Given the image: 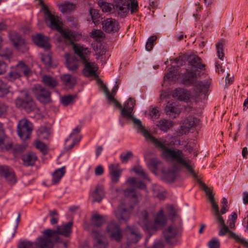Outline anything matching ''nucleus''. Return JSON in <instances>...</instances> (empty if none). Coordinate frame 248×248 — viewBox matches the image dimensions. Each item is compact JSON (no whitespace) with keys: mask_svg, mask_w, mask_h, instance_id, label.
Returning a JSON list of instances; mask_svg holds the SVG:
<instances>
[{"mask_svg":"<svg viewBox=\"0 0 248 248\" xmlns=\"http://www.w3.org/2000/svg\"><path fill=\"white\" fill-rule=\"evenodd\" d=\"M172 96L180 101H183L186 102L189 101L192 97V95L189 91L182 88L175 89L172 92Z\"/></svg>","mask_w":248,"mask_h":248,"instance_id":"nucleus-18","label":"nucleus"},{"mask_svg":"<svg viewBox=\"0 0 248 248\" xmlns=\"http://www.w3.org/2000/svg\"><path fill=\"white\" fill-rule=\"evenodd\" d=\"M114 10L122 18L125 17L129 12L130 3L126 0H116Z\"/></svg>","mask_w":248,"mask_h":248,"instance_id":"nucleus-11","label":"nucleus"},{"mask_svg":"<svg viewBox=\"0 0 248 248\" xmlns=\"http://www.w3.org/2000/svg\"><path fill=\"white\" fill-rule=\"evenodd\" d=\"M174 124L173 122L172 121L166 119H161L158 122L156 125L160 130L164 132H166L173 126Z\"/></svg>","mask_w":248,"mask_h":248,"instance_id":"nucleus-31","label":"nucleus"},{"mask_svg":"<svg viewBox=\"0 0 248 248\" xmlns=\"http://www.w3.org/2000/svg\"><path fill=\"white\" fill-rule=\"evenodd\" d=\"M217 222L218 223L220 227L225 225L223 217L220 216L219 213L214 215Z\"/></svg>","mask_w":248,"mask_h":248,"instance_id":"nucleus-63","label":"nucleus"},{"mask_svg":"<svg viewBox=\"0 0 248 248\" xmlns=\"http://www.w3.org/2000/svg\"><path fill=\"white\" fill-rule=\"evenodd\" d=\"M45 237L37 238L36 245L39 248H53V242H58L57 233L51 230H47L44 232Z\"/></svg>","mask_w":248,"mask_h":248,"instance_id":"nucleus-6","label":"nucleus"},{"mask_svg":"<svg viewBox=\"0 0 248 248\" xmlns=\"http://www.w3.org/2000/svg\"><path fill=\"white\" fill-rule=\"evenodd\" d=\"M124 195L126 197H131L133 202L135 203L139 202L141 198V195L139 193H136L135 191L132 188H127L124 190Z\"/></svg>","mask_w":248,"mask_h":248,"instance_id":"nucleus-37","label":"nucleus"},{"mask_svg":"<svg viewBox=\"0 0 248 248\" xmlns=\"http://www.w3.org/2000/svg\"><path fill=\"white\" fill-rule=\"evenodd\" d=\"M129 8H130V11L131 14H133L136 12L138 9V2L135 0H132L131 2V5H130Z\"/></svg>","mask_w":248,"mask_h":248,"instance_id":"nucleus-62","label":"nucleus"},{"mask_svg":"<svg viewBox=\"0 0 248 248\" xmlns=\"http://www.w3.org/2000/svg\"><path fill=\"white\" fill-rule=\"evenodd\" d=\"M35 147L36 148L39 149L43 154H46L47 152L46 145L40 141H36L35 142Z\"/></svg>","mask_w":248,"mask_h":248,"instance_id":"nucleus-55","label":"nucleus"},{"mask_svg":"<svg viewBox=\"0 0 248 248\" xmlns=\"http://www.w3.org/2000/svg\"><path fill=\"white\" fill-rule=\"evenodd\" d=\"M101 87L103 90L109 102L113 103L116 107L122 109V108L121 105L113 97L112 95L110 94V93L108 88L102 82L101 83Z\"/></svg>","mask_w":248,"mask_h":248,"instance_id":"nucleus-38","label":"nucleus"},{"mask_svg":"<svg viewBox=\"0 0 248 248\" xmlns=\"http://www.w3.org/2000/svg\"><path fill=\"white\" fill-rule=\"evenodd\" d=\"M46 22L53 30L59 31L62 28V23L60 18L51 14L48 11L46 12Z\"/></svg>","mask_w":248,"mask_h":248,"instance_id":"nucleus-13","label":"nucleus"},{"mask_svg":"<svg viewBox=\"0 0 248 248\" xmlns=\"http://www.w3.org/2000/svg\"><path fill=\"white\" fill-rule=\"evenodd\" d=\"M61 79L63 83L69 88L73 87L76 83V78L69 74L62 75Z\"/></svg>","mask_w":248,"mask_h":248,"instance_id":"nucleus-40","label":"nucleus"},{"mask_svg":"<svg viewBox=\"0 0 248 248\" xmlns=\"http://www.w3.org/2000/svg\"><path fill=\"white\" fill-rule=\"evenodd\" d=\"M179 229L174 224L166 227L162 232V235L166 243L171 246L179 243Z\"/></svg>","mask_w":248,"mask_h":248,"instance_id":"nucleus-5","label":"nucleus"},{"mask_svg":"<svg viewBox=\"0 0 248 248\" xmlns=\"http://www.w3.org/2000/svg\"><path fill=\"white\" fill-rule=\"evenodd\" d=\"M7 64L3 61H0V75L4 74L6 71Z\"/></svg>","mask_w":248,"mask_h":248,"instance_id":"nucleus-64","label":"nucleus"},{"mask_svg":"<svg viewBox=\"0 0 248 248\" xmlns=\"http://www.w3.org/2000/svg\"><path fill=\"white\" fill-rule=\"evenodd\" d=\"M72 222H69L66 224L59 226L56 231H54L57 233V235L59 237L58 234H60L67 236L71 232V227Z\"/></svg>","mask_w":248,"mask_h":248,"instance_id":"nucleus-30","label":"nucleus"},{"mask_svg":"<svg viewBox=\"0 0 248 248\" xmlns=\"http://www.w3.org/2000/svg\"><path fill=\"white\" fill-rule=\"evenodd\" d=\"M0 173L3 175L7 182L10 184H14L16 182L15 173L13 170L7 166H0Z\"/></svg>","mask_w":248,"mask_h":248,"instance_id":"nucleus-22","label":"nucleus"},{"mask_svg":"<svg viewBox=\"0 0 248 248\" xmlns=\"http://www.w3.org/2000/svg\"><path fill=\"white\" fill-rule=\"evenodd\" d=\"M116 217L120 221H126L129 217L130 213L121 206H119L115 212Z\"/></svg>","mask_w":248,"mask_h":248,"instance_id":"nucleus-32","label":"nucleus"},{"mask_svg":"<svg viewBox=\"0 0 248 248\" xmlns=\"http://www.w3.org/2000/svg\"><path fill=\"white\" fill-rule=\"evenodd\" d=\"M59 31L61 33L62 37L64 39L65 41L70 44H73L75 37L72 31L69 30L62 29V28Z\"/></svg>","mask_w":248,"mask_h":248,"instance_id":"nucleus-33","label":"nucleus"},{"mask_svg":"<svg viewBox=\"0 0 248 248\" xmlns=\"http://www.w3.org/2000/svg\"><path fill=\"white\" fill-rule=\"evenodd\" d=\"M133 170L137 174L140 176L141 178L149 180L147 174L141 166H135L133 168Z\"/></svg>","mask_w":248,"mask_h":248,"instance_id":"nucleus-48","label":"nucleus"},{"mask_svg":"<svg viewBox=\"0 0 248 248\" xmlns=\"http://www.w3.org/2000/svg\"><path fill=\"white\" fill-rule=\"evenodd\" d=\"M32 124L26 119L20 120L17 125V134L23 140L30 137L32 130Z\"/></svg>","mask_w":248,"mask_h":248,"instance_id":"nucleus-9","label":"nucleus"},{"mask_svg":"<svg viewBox=\"0 0 248 248\" xmlns=\"http://www.w3.org/2000/svg\"><path fill=\"white\" fill-rule=\"evenodd\" d=\"M106 232L110 239L117 243H120L123 238L122 231L120 226L113 220L108 223Z\"/></svg>","mask_w":248,"mask_h":248,"instance_id":"nucleus-8","label":"nucleus"},{"mask_svg":"<svg viewBox=\"0 0 248 248\" xmlns=\"http://www.w3.org/2000/svg\"><path fill=\"white\" fill-rule=\"evenodd\" d=\"M92 18L93 22H95V20L99 17V14L98 11L94 9H91L90 11Z\"/></svg>","mask_w":248,"mask_h":248,"instance_id":"nucleus-61","label":"nucleus"},{"mask_svg":"<svg viewBox=\"0 0 248 248\" xmlns=\"http://www.w3.org/2000/svg\"><path fill=\"white\" fill-rule=\"evenodd\" d=\"M42 82L50 88H54L58 85V81L56 78L48 75H44L42 77Z\"/></svg>","mask_w":248,"mask_h":248,"instance_id":"nucleus-36","label":"nucleus"},{"mask_svg":"<svg viewBox=\"0 0 248 248\" xmlns=\"http://www.w3.org/2000/svg\"><path fill=\"white\" fill-rule=\"evenodd\" d=\"M209 248H219L220 242L217 238H213L208 243Z\"/></svg>","mask_w":248,"mask_h":248,"instance_id":"nucleus-52","label":"nucleus"},{"mask_svg":"<svg viewBox=\"0 0 248 248\" xmlns=\"http://www.w3.org/2000/svg\"><path fill=\"white\" fill-rule=\"evenodd\" d=\"M76 8L75 4L70 2H65L59 6L60 11L64 14H70Z\"/></svg>","mask_w":248,"mask_h":248,"instance_id":"nucleus-39","label":"nucleus"},{"mask_svg":"<svg viewBox=\"0 0 248 248\" xmlns=\"http://www.w3.org/2000/svg\"><path fill=\"white\" fill-rule=\"evenodd\" d=\"M126 233L128 245L137 243L142 237L139 230L136 228L128 227L126 230Z\"/></svg>","mask_w":248,"mask_h":248,"instance_id":"nucleus-14","label":"nucleus"},{"mask_svg":"<svg viewBox=\"0 0 248 248\" xmlns=\"http://www.w3.org/2000/svg\"><path fill=\"white\" fill-rule=\"evenodd\" d=\"M182 78L185 84L194 86V91L197 93L196 97L199 96L201 93H204L209 86L206 81H198L196 73L191 70H187L183 74Z\"/></svg>","mask_w":248,"mask_h":248,"instance_id":"nucleus-3","label":"nucleus"},{"mask_svg":"<svg viewBox=\"0 0 248 248\" xmlns=\"http://www.w3.org/2000/svg\"><path fill=\"white\" fill-rule=\"evenodd\" d=\"M188 62L192 67L197 70H204L205 65L203 63L202 60L197 55H191L188 58Z\"/></svg>","mask_w":248,"mask_h":248,"instance_id":"nucleus-23","label":"nucleus"},{"mask_svg":"<svg viewBox=\"0 0 248 248\" xmlns=\"http://www.w3.org/2000/svg\"><path fill=\"white\" fill-rule=\"evenodd\" d=\"M160 163L159 161L155 158H152L150 160L149 168L151 170L155 173L157 170V166Z\"/></svg>","mask_w":248,"mask_h":248,"instance_id":"nucleus-51","label":"nucleus"},{"mask_svg":"<svg viewBox=\"0 0 248 248\" xmlns=\"http://www.w3.org/2000/svg\"><path fill=\"white\" fill-rule=\"evenodd\" d=\"M95 55L97 56V59L100 58L101 61L106 59L103 56L106 53V49L102 45L97 46L96 48L95 49Z\"/></svg>","mask_w":248,"mask_h":248,"instance_id":"nucleus-47","label":"nucleus"},{"mask_svg":"<svg viewBox=\"0 0 248 248\" xmlns=\"http://www.w3.org/2000/svg\"><path fill=\"white\" fill-rule=\"evenodd\" d=\"M152 191L154 196L156 197L159 200H164L166 197V193L164 189L159 185H153Z\"/></svg>","mask_w":248,"mask_h":248,"instance_id":"nucleus-34","label":"nucleus"},{"mask_svg":"<svg viewBox=\"0 0 248 248\" xmlns=\"http://www.w3.org/2000/svg\"><path fill=\"white\" fill-rule=\"evenodd\" d=\"M223 45L222 42L220 41L217 44L216 48L217 55L218 58L221 60H223V58L224 57V53L223 52Z\"/></svg>","mask_w":248,"mask_h":248,"instance_id":"nucleus-50","label":"nucleus"},{"mask_svg":"<svg viewBox=\"0 0 248 248\" xmlns=\"http://www.w3.org/2000/svg\"><path fill=\"white\" fill-rule=\"evenodd\" d=\"M98 5L103 12L110 13L114 9V5L106 1H99Z\"/></svg>","mask_w":248,"mask_h":248,"instance_id":"nucleus-45","label":"nucleus"},{"mask_svg":"<svg viewBox=\"0 0 248 248\" xmlns=\"http://www.w3.org/2000/svg\"><path fill=\"white\" fill-rule=\"evenodd\" d=\"M32 40L34 43L40 47L45 49H49L50 47L48 38L42 34H37L32 36Z\"/></svg>","mask_w":248,"mask_h":248,"instance_id":"nucleus-21","label":"nucleus"},{"mask_svg":"<svg viewBox=\"0 0 248 248\" xmlns=\"http://www.w3.org/2000/svg\"><path fill=\"white\" fill-rule=\"evenodd\" d=\"M73 49L75 53L80 58L82 62L89 60V56L91 51L89 48L79 44H74Z\"/></svg>","mask_w":248,"mask_h":248,"instance_id":"nucleus-15","label":"nucleus"},{"mask_svg":"<svg viewBox=\"0 0 248 248\" xmlns=\"http://www.w3.org/2000/svg\"><path fill=\"white\" fill-rule=\"evenodd\" d=\"M22 160L25 166H33L37 160V156L34 153L28 152L23 155Z\"/></svg>","mask_w":248,"mask_h":248,"instance_id":"nucleus-28","label":"nucleus"},{"mask_svg":"<svg viewBox=\"0 0 248 248\" xmlns=\"http://www.w3.org/2000/svg\"><path fill=\"white\" fill-rule=\"evenodd\" d=\"M199 123V120L193 116H189L181 123L180 128L178 129V136L186 135L188 133L191 128L196 126Z\"/></svg>","mask_w":248,"mask_h":248,"instance_id":"nucleus-10","label":"nucleus"},{"mask_svg":"<svg viewBox=\"0 0 248 248\" xmlns=\"http://www.w3.org/2000/svg\"><path fill=\"white\" fill-rule=\"evenodd\" d=\"M82 63L84 64L82 73L85 76L89 77L95 76L98 67L95 62H92L89 59Z\"/></svg>","mask_w":248,"mask_h":248,"instance_id":"nucleus-17","label":"nucleus"},{"mask_svg":"<svg viewBox=\"0 0 248 248\" xmlns=\"http://www.w3.org/2000/svg\"><path fill=\"white\" fill-rule=\"evenodd\" d=\"M108 170L112 182L114 184L117 183L122 172V170L120 168L119 164L110 165Z\"/></svg>","mask_w":248,"mask_h":248,"instance_id":"nucleus-19","label":"nucleus"},{"mask_svg":"<svg viewBox=\"0 0 248 248\" xmlns=\"http://www.w3.org/2000/svg\"><path fill=\"white\" fill-rule=\"evenodd\" d=\"M104 195V187L101 185H97L94 191L92 193L91 196L93 202H99L102 200Z\"/></svg>","mask_w":248,"mask_h":248,"instance_id":"nucleus-29","label":"nucleus"},{"mask_svg":"<svg viewBox=\"0 0 248 248\" xmlns=\"http://www.w3.org/2000/svg\"><path fill=\"white\" fill-rule=\"evenodd\" d=\"M76 98V95L68 94L62 97L61 101L64 106H68L73 104Z\"/></svg>","mask_w":248,"mask_h":248,"instance_id":"nucleus-44","label":"nucleus"},{"mask_svg":"<svg viewBox=\"0 0 248 248\" xmlns=\"http://www.w3.org/2000/svg\"><path fill=\"white\" fill-rule=\"evenodd\" d=\"M133 156V153L131 151H128L126 153L121 155L120 158L123 163H126L128 160Z\"/></svg>","mask_w":248,"mask_h":248,"instance_id":"nucleus-56","label":"nucleus"},{"mask_svg":"<svg viewBox=\"0 0 248 248\" xmlns=\"http://www.w3.org/2000/svg\"><path fill=\"white\" fill-rule=\"evenodd\" d=\"M135 105V101L129 98L122 108L121 115L127 119H131L135 128L145 138L146 140L150 141L156 147L160 148L162 157L167 161L176 163L171 170H168L166 175L168 179L173 181L177 176V171L180 167H184L188 171L195 176L192 169L191 161L185 157L182 150L173 148H170L169 142L163 138L156 139L147 131L142 125L140 120L134 117L132 114Z\"/></svg>","mask_w":248,"mask_h":248,"instance_id":"nucleus-1","label":"nucleus"},{"mask_svg":"<svg viewBox=\"0 0 248 248\" xmlns=\"http://www.w3.org/2000/svg\"><path fill=\"white\" fill-rule=\"evenodd\" d=\"M31 74V68L22 61L19 62L16 65L10 67L7 78L10 81H15L24 76L28 77Z\"/></svg>","mask_w":248,"mask_h":248,"instance_id":"nucleus-4","label":"nucleus"},{"mask_svg":"<svg viewBox=\"0 0 248 248\" xmlns=\"http://www.w3.org/2000/svg\"><path fill=\"white\" fill-rule=\"evenodd\" d=\"M12 55V52L10 49H7L5 52H1L0 53V56L4 60H9L11 58Z\"/></svg>","mask_w":248,"mask_h":248,"instance_id":"nucleus-58","label":"nucleus"},{"mask_svg":"<svg viewBox=\"0 0 248 248\" xmlns=\"http://www.w3.org/2000/svg\"><path fill=\"white\" fill-rule=\"evenodd\" d=\"M91 36L92 38L99 39L104 36V33L100 30H93L91 33Z\"/></svg>","mask_w":248,"mask_h":248,"instance_id":"nucleus-54","label":"nucleus"},{"mask_svg":"<svg viewBox=\"0 0 248 248\" xmlns=\"http://www.w3.org/2000/svg\"><path fill=\"white\" fill-rule=\"evenodd\" d=\"M210 197H211L210 198L209 201L211 202L213 211L214 212V215H215L219 213L218 206L217 204V203L216 202L214 198L212 197L211 196H210Z\"/></svg>","mask_w":248,"mask_h":248,"instance_id":"nucleus-57","label":"nucleus"},{"mask_svg":"<svg viewBox=\"0 0 248 248\" xmlns=\"http://www.w3.org/2000/svg\"><path fill=\"white\" fill-rule=\"evenodd\" d=\"M102 28L107 32H115L118 31L119 25L118 22L115 19L109 18L102 22Z\"/></svg>","mask_w":248,"mask_h":248,"instance_id":"nucleus-16","label":"nucleus"},{"mask_svg":"<svg viewBox=\"0 0 248 248\" xmlns=\"http://www.w3.org/2000/svg\"><path fill=\"white\" fill-rule=\"evenodd\" d=\"M125 184L129 186H132L143 189L145 188V185L141 181H137L136 178L130 177L127 179Z\"/></svg>","mask_w":248,"mask_h":248,"instance_id":"nucleus-41","label":"nucleus"},{"mask_svg":"<svg viewBox=\"0 0 248 248\" xmlns=\"http://www.w3.org/2000/svg\"><path fill=\"white\" fill-rule=\"evenodd\" d=\"M221 228L218 232V235L220 236L225 235L227 233H228L229 236L234 239V240L238 243L240 244V240H242V237L236 234L232 231L229 230V227L226 225L221 226Z\"/></svg>","mask_w":248,"mask_h":248,"instance_id":"nucleus-26","label":"nucleus"},{"mask_svg":"<svg viewBox=\"0 0 248 248\" xmlns=\"http://www.w3.org/2000/svg\"><path fill=\"white\" fill-rule=\"evenodd\" d=\"M177 71L174 67H171L168 70V72L165 74L164 78L165 79L173 81L178 79Z\"/></svg>","mask_w":248,"mask_h":248,"instance_id":"nucleus-42","label":"nucleus"},{"mask_svg":"<svg viewBox=\"0 0 248 248\" xmlns=\"http://www.w3.org/2000/svg\"><path fill=\"white\" fill-rule=\"evenodd\" d=\"M26 98L25 100L21 98V97H18L15 101V103L17 107L19 108H26L28 106H31L32 109H34L35 106L33 102H32V99L30 96L26 94Z\"/></svg>","mask_w":248,"mask_h":248,"instance_id":"nucleus-24","label":"nucleus"},{"mask_svg":"<svg viewBox=\"0 0 248 248\" xmlns=\"http://www.w3.org/2000/svg\"><path fill=\"white\" fill-rule=\"evenodd\" d=\"M33 94L41 103L46 104L51 101L50 92L40 84H35L32 89Z\"/></svg>","mask_w":248,"mask_h":248,"instance_id":"nucleus-7","label":"nucleus"},{"mask_svg":"<svg viewBox=\"0 0 248 248\" xmlns=\"http://www.w3.org/2000/svg\"><path fill=\"white\" fill-rule=\"evenodd\" d=\"M152 216V214L148 210H143L139 214V223L143 230L149 234V237L145 240V245L154 232L157 230L160 227L165 225L167 222L166 217L162 209H161L156 215L154 223L151 221Z\"/></svg>","mask_w":248,"mask_h":248,"instance_id":"nucleus-2","label":"nucleus"},{"mask_svg":"<svg viewBox=\"0 0 248 248\" xmlns=\"http://www.w3.org/2000/svg\"><path fill=\"white\" fill-rule=\"evenodd\" d=\"M42 60L46 65H51V57L49 54L43 55L42 57Z\"/></svg>","mask_w":248,"mask_h":248,"instance_id":"nucleus-60","label":"nucleus"},{"mask_svg":"<svg viewBox=\"0 0 248 248\" xmlns=\"http://www.w3.org/2000/svg\"><path fill=\"white\" fill-rule=\"evenodd\" d=\"M93 248H108V242L106 237L99 232L93 230Z\"/></svg>","mask_w":248,"mask_h":248,"instance_id":"nucleus-12","label":"nucleus"},{"mask_svg":"<svg viewBox=\"0 0 248 248\" xmlns=\"http://www.w3.org/2000/svg\"><path fill=\"white\" fill-rule=\"evenodd\" d=\"M166 114L171 118H176L181 112L179 106L174 102H168L165 107Z\"/></svg>","mask_w":248,"mask_h":248,"instance_id":"nucleus-20","label":"nucleus"},{"mask_svg":"<svg viewBox=\"0 0 248 248\" xmlns=\"http://www.w3.org/2000/svg\"><path fill=\"white\" fill-rule=\"evenodd\" d=\"M105 221L106 219L103 217L98 214H94L92 217V223L96 227L100 226Z\"/></svg>","mask_w":248,"mask_h":248,"instance_id":"nucleus-46","label":"nucleus"},{"mask_svg":"<svg viewBox=\"0 0 248 248\" xmlns=\"http://www.w3.org/2000/svg\"><path fill=\"white\" fill-rule=\"evenodd\" d=\"M150 115L152 119H157L160 116L159 110L157 108H153L150 111Z\"/></svg>","mask_w":248,"mask_h":248,"instance_id":"nucleus-59","label":"nucleus"},{"mask_svg":"<svg viewBox=\"0 0 248 248\" xmlns=\"http://www.w3.org/2000/svg\"><path fill=\"white\" fill-rule=\"evenodd\" d=\"M65 173V170L64 167L55 170L52 174V184L55 185L58 184Z\"/></svg>","mask_w":248,"mask_h":248,"instance_id":"nucleus-35","label":"nucleus"},{"mask_svg":"<svg viewBox=\"0 0 248 248\" xmlns=\"http://www.w3.org/2000/svg\"><path fill=\"white\" fill-rule=\"evenodd\" d=\"M156 36H152L148 40L146 44V49L147 51H151L154 46V43L156 40Z\"/></svg>","mask_w":248,"mask_h":248,"instance_id":"nucleus-53","label":"nucleus"},{"mask_svg":"<svg viewBox=\"0 0 248 248\" xmlns=\"http://www.w3.org/2000/svg\"><path fill=\"white\" fill-rule=\"evenodd\" d=\"M10 38L14 45L18 49H20L21 47L25 45V40L17 32L10 33Z\"/></svg>","mask_w":248,"mask_h":248,"instance_id":"nucleus-27","label":"nucleus"},{"mask_svg":"<svg viewBox=\"0 0 248 248\" xmlns=\"http://www.w3.org/2000/svg\"><path fill=\"white\" fill-rule=\"evenodd\" d=\"M18 247V248H36L37 246L36 242L33 243L30 241H23L19 243Z\"/></svg>","mask_w":248,"mask_h":248,"instance_id":"nucleus-49","label":"nucleus"},{"mask_svg":"<svg viewBox=\"0 0 248 248\" xmlns=\"http://www.w3.org/2000/svg\"><path fill=\"white\" fill-rule=\"evenodd\" d=\"M3 131L2 129V124L0 123V136L2 135ZM12 147V144L9 143L8 144H5V140L4 138L0 139V149L3 151L4 150H8L11 149Z\"/></svg>","mask_w":248,"mask_h":248,"instance_id":"nucleus-43","label":"nucleus"},{"mask_svg":"<svg viewBox=\"0 0 248 248\" xmlns=\"http://www.w3.org/2000/svg\"><path fill=\"white\" fill-rule=\"evenodd\" d=\"M66 65L69 70L76 73L79 67L78 60L74 56H69L66 59Z\"/></svg>","mask_w":248,"mask_h":248,"instance_id":"nucleus-25","label":"nucleus"}]
</instances>
